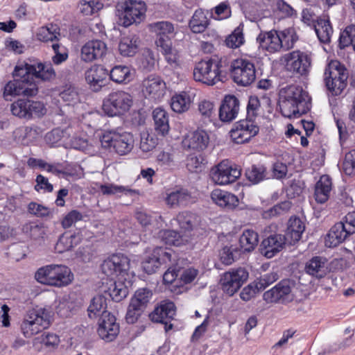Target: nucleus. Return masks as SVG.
I'll list each match as a JSON object with an SVG mask.
<instances>
[{
	"label": "nucleus",
	"mask_w": 355,
	"mask_h": 355,
	"mask_svg": "<svg viewBox=\"0 0 355 355\" xmlns=\"http://www.w3.org/2000/svg\"><path fill=\"white\" fill-rule=\"evenodd\" d=\"M209 24L207 15L202 9L196 10L189 21V26L194 33L204 32Z\"/></svg>",
	"instance_id": "a19ab883"
},
{
	"label": "nucleus",
	"mask_w": 355,
	"mask_h": 355,
	"mask_svg": "<svg viewBox=\"0 0 355 355\" xmlns=\"http://www.w3.org/2000/svg\"><path fill=\"white\" fill-rule=\"evenodd\" d=\"M248 276L247 270L241 267L225 272L220 279L223 291L230 296L233 295L247 281Z\"/></svg>",
	"instance_id": "ddd939ff"
},
{
	"label": "nucleus",
	"mask_w": 355,
	"mask_h": 355,
	"mask_svg": "<svg viewBox=\"0 0 355 355\" xmlns=\"http://www.w3.org/2000/svg\"><path fill=\"white\" fill-rule=\"evenodd\" d=\"M73 279V275L69 267L62 265L46 266V284L62 287L71 284Z\"/></svg>",
	"instance_id": "dca6fc26"
},
{
	"label": "nucleus",
	"mask_w": 355,
	"mask_h": 355,
	"mask_svg": "<svg viewBox=\"0 0 355 355\" xmlns=\"http://www.w3.org/2000/svg\"><path fill=\"white\" fill-rule=\"evenodd\" d=\"M78 7L83 15L91 16L101 10L103 4L99 0H80Z\"/></svg>",
	"instance_id": "3c124183"
},
{
	"label": "nucleus",
	"mask_w": 355,
	"mask_h": 355,
	"mask_svg": "<svg viewBox=\"0 0 355 355\" xmlns=\"http://www.w3.org/2000/svg\"><path fill=\"white\" fill-rule=\"evenodd\" d=\"M162 240L170 245L180 246L184 243L186 240L180 233L173 230H163L159 232Z\"/></svg>",
	"instance_id": "09e8293b"
},
{
	"label": "nucleus",
	"mask_w": 355,
	"mask_h": 355,
	"mask_svg": "<svg viewBox=\"0 0 355 355\" xmlns=\"http://www.w3.org/2000/svg\"><path fill=\"white\" fill-rule=\"evenodd\" d=\"M245 175L252 184H259L267 178V168L264 164L260 163L252 164L245 169Z\"/></svg>",
	"instance_id": "58836bf2"
},
{
	"label": "nucleus",
	"mask_w": 355,
	"mask_h": 355,
	"mask_svg": "<svg viewBox=\"0 0 355 355\" xmlns=\"http://www.w3.org/2000/svg\"><path fill=\"white\" fill-rule=\"evenodd\" d=\"M35 320L41 322H44V319L37 311H30L27 318L24 320L21 325V332L25 337L30 338L33 336V329H31L32 327L39 324L38 322H35Z\"/></svg>",
	"instance_id": "a18cd8bd"
},
{
	"label": "nucleus",
	"mask_w": 355,
	"mask_h": 355,
	"mask_svg": "<svg viewBox=\"0 0 355 355\" xmlns=\"http://www.w3.org/2000/svg\"><path fill=\"white\" fill-rule=\"evenodd\" d=\"M110 78L114 83L126 84L132 80V73L128 67L116 65L109 72Z\"/></svg>",
	"instance_id": "c03bdc74"
},
{
	"label": "nucleus",
	"mask_w": 355,
	"mask_h": 355,
	"mask_svg": "<svg viewBox=\"0 0 355 355\" xmlns=\"http://www.w3.org/2000/svg\"><path fill=\"white\" fill-rule=\"evenodd\" d=\"M152 295L153 293L150 290L146 288H139L132 297L131 302L144 309L151 299Z\"/></svg>",
	"instance_id": "4d7b16f0"
},
{
	"label": "nucleus",
	"mask_w": 355,
	"mask_h": 355,
	"mask_svg": "<svg viewBox=\"0 0 355 355\" xmlns=\"http://www.w3.org/2000/svg\"><path fill=\"white\" fill-rule=\"evenodd\" d=\"M130 268V259L123 254H114L101 264L102 272L112 278L119 276L123 277Z\"/></svg>",
	"instance_id": "2eb2a0df"
},
{
	"label": "nucleus",
	"mask_w": 355,
	"mask_h": 355,
	"mask_svg": "<svg viewBox=\"0 0 355 355\" xmlns=\"http://www.w3.org/2000/svg\"><path fill=\"white\" fill-rule=\"evenodd\" d=\"M352 235L348 232L345 225L340 221L333 225L329 230L325 239V244L329 248H334L342 243Z\"/></svg>",
	"instance_id": "7c9ffc66"
},
{
	"label": "nucleus",
	"mask_w": 355,
	"mask_h": 355,
	"mask_svg": "<svg viewBox=\"0 0 355 355\" xmlns=\"http://www.w3.org/2000/svg\"><path fill=\"white\" fill-rule=\"evenodd\" d=\"M158 50L164 56L167 63L173 67L180 66V55L178 50L173 47V43L165 44L162 46L157 47Z\"/></svg>",
	"instance_id": "8fccbe9b"
},
{
	"label": "nucleus",
	"mask_w": 355,
	"mask_h": 355,
	"mask_svg": "<svg viewBox=\"0 0 355 355\" xmlns=\"http://www.w3.org/2000/svg\"><path fill=\"white\" fill-rule=\"evenodd\" d=\"M63 101L66 102L67 105H71L78 101V94L74 87L71 85L67 86L59 94Z\"/></svg>",
	"instance_id": "338daca9"
},
{
	"label": "nucleus",
	"mask_w": 355,
	"mask_h": 355,
	"mask_svg": "<svg viewBox=\"0 0 355 355\" xmlns=\"http://www.w3.org/2000/svg\"><path fill=\"white\" fill-rule=\"evenodd\" d=\"M156 33L155 44L157 47L172 43L174 36V26L169 21H158L151 25Z\"/></svg>",
	"instance_id": "a878e982"
},
{
	"label": "nucleus",
	"mask_w": 355,
	"mask_h": 355,
	"mask_svg": "<svg viewBox=\"0 0 355 355\" xmlns=\"http://www.w3.org/2000/svg\"><path fill=\"white\" fill-rule=\"evenodd\" d=\"M235 253H239V250L236 247L233 245L230 247L225 246L220 253V261L225 265L232 264L235 260Z\"/></svg>",
	"instance_id": "774afa93"
},
{
	"label": "nucleus",
	"mask_w": 355,
	"mask_h": 355,
	"mask_svg": "<svg viewBox=\"0 0 355 355\" xmlns=\"http://www.w3.org/2000/svg\"><path fill=\"white\" fill-rule=\"evenodd\" d=\"M123 25L128 27L134 23H139L145 17L146 5L141 0H124L116 6Z\"/></svg>",
	"instance_id": "0eeeda50"
},
{
	"label": "nucleus",
	"mask_w": 355,
	"mask_h": 355,
	"mask_svg": "<svg viewBox=\"0 0 355 355\" xmlns=\"http://www.w3.org/2000/svg\"><path fill=\"white\" fill-rule=\"evenodd\" d=\"M355 33V26L354 24L347 26L340 33L338 38V47L344 49L345 47L352 46L354 43V35Z\"/></svg>",
	"instance_id": "5fc2aeb1"
},
{
	"label": "nucleus",
	"mask_w": 355,
	"mask_h": 355,
	"mask_svg": "<svg viewBox=\"0 0 355 355\" xmlns=\"http://www.w3.org/2000/svg\"><path fill=\"white\" fill-rule=\"evenodd\" d=\"M279 107L282 115L287 118H299L309 110L308 93L302 87L290 85L279 91Z\"/></svg>",
	"instance_id": "f03ea898"
},
{
	"label": "nucleus",
	"mask_w": 355,
	"mask_h": 355,
	"mask_svg": "<svg viewBox=\"0 0 355 355\" xmlns=\"http://www.w3.org/2000/svg\"><path fill=\"white\" fill-rule=\"evenodd\" d=\"M239 110V99L234 95H227L218 110L219 119L223 122H230L237 116Z\"/></svg>",
	"instance_id": "393cba45"
},
{
	"label": "nucleus",
	"mask_w": 355,
	"mask_h": 355,
	"mask_svg": "<svg viewBox=\"0 0 355 355\" xmlns=\"http://www.w3.org/2000/svg\"><path fill=\"white\" fill-rule=\"evenodd\" d=\"M106 298L101 295H96L93 297L87 309L88 316L91 319L96 318L98 316L103 318V315H105V313H110L106 311Z\"/></svg>",
	"instance_id": "ea45409f"
},
{
	"label": "nucleus",
	"mask_w": 355,
	"mask_h": 355,
	"mask_svg": "<svg viewBox=\"0 0 355 355\" xmlns=\"http://www.w3.org/2000/svg\"><path fill=\"white\" fill-rule=\"evenodd\" d=\"M191 104L189 95L182 92L180 94H176L171 98V109L177 113H182L189 110Z\"/></svg>",
	"instance_id": "49530a36"
},
{
	"label": "nucleus",
	"mask_w": 355,
	"mask_h": 355,
	"mask_svg": "<svg viewBox=\"0 0 355 355\" xmlns=\"http://www.w3.org/2000/svg\"><path fill=\"white\" fill-rule=\"evenodd\" d=\"M343 171L347 175L355 174V149L346 153L343 162Z\"/></svg>",
	"instance_id": "69168bd1"
},
{
	"label": "nucleus",
	"mask_w": 355,
	"mask_h": 355,
	"mask_svg": "<svg viewBox=\"0 0 355 355\" xmlns=\"http://www.w3.org/2000/svg\"><path fill=\"white\" fill-rule=\"evenodd\" d=\"M192 202L191 192L182 187L168 190L165 198V202L170 208L186 207Z\"/></svg>",
	"instance_id": "4be33fe9"
},
{
	"label": "nucleus",
	"mask_w": 355,
	"mask_h": 355,
	"mask_svg": "<svg viewBox=\"0 0 355 355\" xmlns=\"http://www.w3.org/2000/svg\"><path fill=\"white\" fill-rule=\"evenodd\" d=\"M304 270L316 279L324 278L329 273L327 258L320 256L313 257L306 263Z\"/></svg>",
	"instance_id": "c85d7f7f"
},
{
	"label": "nucleus",
	"mask_w": 355,
	"mask_h": 355,
	"mask_svg": "<svg viewBox=\"0 0 355 355\" xmlns=\"http://www.w3.org/2000/svg\"><path fill=\"white\" fill-rule=\"evenodd\" d=\"M286 241L287 238L285 235L270 234L261 242V253L267 258H272L284 248Z\"/></svg>",
	"instance_id": "412c9836"
},
{
	"label": "nucleus",
	"mask_w": 355,
	"mask_h": 355,
	"mask_svg": "<svg viewBox=\"0 0 355 355\" xmlns=\"http://www.w3.org/2000/svg\"><path fill=\"white\" fill-rule=\"evenodd\" d=\"M107 52V46L101 40L87 42L81 49V58L85 62H92L103 58Z\"/></svg>",
	"instance_id": "5701e85b"
},
{
	"label": "nucleus",
	"mask_w": 355,
	"mask_h": 355,
	"mask_svg": "<svg viewBox=\"0 0 355 355\" xmlns=\"http://www.w3.org/2000/svg\"><path fill=\"white\" fill-rule=\"evenodd\" d=\"M139 38L134 36L123 37L119 44V51L123 56L132 57L138 51Z\"/></svg>",
	"instance_id": "37998d69"
},
{
	"label": "nucleus",
	"mask_w": 355,
	"mask_h": 355,
	"mask_svg": "<svg viewBox=\"0 0 355 355\" xmlns=\"http://www.w3.org/2000/svg\"><path fill=\"white\" fill-rule=\"evenodd\" d=\"M101 146L104 148L113 150L119 155H125L133 148L134 139L132 134L123 132H108L101 138Z\"/></svg>",
	"instance_id": "6e6552de"
},
{
	"label": "nucleus",
	"mask_w": 355,
	"mask_h": 355,
	"mask_svg": "<svg viewBox=\"0 0 355 355\" xmlns=\"http://www.w3.org/2000/svg\"><path fill=\"white\" fill-rule=\"evenodd\" d=\"M279 36L282 43V50L288 51L294 46L295 43L297 41L298 37L294 28H289L284 31H279Z\"/></svg>",
	"instance_id": "864d4df0"
},
{
	"label": "nucleus",
	"mask_w": 355,
	"mask_h": 355,
	"mask_svg": "<svg viewBox=\"0 0 355 355\" xmlns=\"http://www.w3.org/2000/svg\"><path fill=\"white\" fill-rule=\"evenodd\" d=\"M287 69L299 76L306 75L311 67V58L309 54L300 50L293 51L286 59Z\"/></svg>",
	"instance_id": "f3484780"
},
{
	"label": "nucleus",
	"mask_w": 355,
	"mask_h": 355,
	"mask_svg": "<svg viewBox=\"0 0 355 355\" xmlns=\"http://www.w3.org/2000/svg\"><path fill=\"white\" fill-rule=\"evenodd\" d=\"M223 60L217 57L202 59L193 69V78L207 85H214L223 80Z\"/></svg>",
	"instance_id": "20e7f679"
},
{
	"label": "nucleus",
	"mask_w": 355,
	"mask_h": 355,
	"mask_svg": "<svg viewBox=\"0 0 355 355\" xmlns=\"http://www.w3.org/2000/svg\"><path fill=\"white\" fill-rule=\"evenodd\" d=\"M225 42L227 46L232 49H236L243 45L245 42L243 25L240 24L238 26L232 33L226 37Z\"/></svg>",
	"instance_id": "603ef678"
},
{
	"label": "nucleus",
	"mask_w": 355,
	"mask_h": 355,
	"mask_svg": "<svg viewBox=\"0 0 355 355\" xmlns=\"http://www.w3.org/2000/svg\"><path fill=\"white\" fill-rule=\"evenodd\" d=\"M314 29L321 42L327 44L330 42L334 31L329 19H318Z\"/></svg>",
	"instance_id": "79ce46f5"
},
{
	"label": "nucleus",
	"mask_w": 355,
	"mask_h": 355,
	"mask_svg": "<svg viewBox=\"0 0 355 355\" xmlns=\"http://www.w3.org/2000/svg\"><path fill=\"white\" fill-rule=\"evenodd\" d=\"M214 18L217 20L228 19L232 15L230 4L228 1H223L214 8Z\"/></svg>",
	"instance_id": "0e129e2a"
},
{
	"label": "nucleus",
	"mask_w": 355,
	"mask_h": 355,
	"mask_svg": "<svg viewBox=\"0 0 355 355\" xmlns=\"http://www.w3.org/2000/svg\"><path fill=\"white\" fill-rule=\"evenodd\" d=\"M230 71L233 81L238 85L247 87L256 80V67L251 59L239 58L233 60L230 64Z\"/></svg>",
	"instance_id": "423d86ee"
},
{
	"label": "nucleus",
	"mask_w": 355,
	"mask_h": 355,
	"mask_svg": "<svg viewBox=\"0 0 355 355\" xmlns=\"http://www.w3.org/2000/svg\"><path fill=\"white\" fill-rule=\"evenodd\" d=\"M133 105V97L123 90L110 92L103 100L102 110L108 116L124 115Z\"/></svg>",
	"instance_id": "39448f33"
},
{
	"label": "nucleus",
	"mask_w": 355,
	"mask_h": 355,
	"mask_svg": "<svg viewBox=\"0 0 355 355\" xmlns=\"http://www.w3.org/2000/svg\"><path fill=\"white\" fill-rule=\"evenodd\" d=\"M205 159L201 155H190L187 158V168L191 173L202 171Z\"/></svg>",
	"instance_id": "052dcab7"
},
{
	"label": "nucleus",
	"mask_w": 355,
	"mask_h": 355,
	"mask_svg": "<svg viewBox=\"0 0 355 355\" xmlns=\"http://www.w3.org/2000/svg\"><path fill=\"white\" fill-rule=\"evenodd\" d=\"M259 131V127L255 121L245 118L237 121L230 133L234 143L241 144L248 142Z\"/></svg>",
	"instance_id": "4468645a"
},
{
	"label": "nucleus",
	"mask_w": 355,
	"mask_h": 355,
	"mask_svg": "<svg viewBox=\"0 0 355 355\" xmlns=\"http://www.w3.org/2000/svg\"><path fill=\"white\" fill-rule=\"evenodd\" d=\"M101 320L97 329L99 337L108 343L114 340L120 331L116 318L111 313H105Z\"/></svg>",
	"instance_id": "a211bd4d"
},
{
	"label": "nucleus",
	"mask_w": 355,
	"mask_h": 355,
	"mask_svg": "<svg viewBox=\"0 0 355 355\" xmlns=\"http://www.w3.org/2000/svg\"><path fill=\"white\" fill-rule=\"evenodd\" d=\"M241 175V171L236 164H230L223 160L210 171L211 180L219 185L234 182Z\"/></svg>",
	"instance_id": "9d476101"
},
{
	"label": "nucleus",
	"mask_w": 355,
	"mask_h": 355,
	"mask_svg": "<svg viewBox=\"0 0 355 355\" xmlns=\"http://www.w3.org/2000/svg\"><path fill=\"white\" fill-rule=\"evenodd\" d=\"M175 252L167 248L156 247L142 263L144 271L148 274H153L161 268H166L175 261Z\"/></svg>",
	"instance_id": "1a4fd4ad"
},
{
	"label": "nucleus",
	"mask_w": 355,
	"mask_h": 355,
	"mask_svg": "<svg viewBox=\"0 0 355 355\" xmlns=\"http://www.w3.org/2000/svg\"><path fill=\"white\" fill-rule=\"evenodd\" d=\"M260 110L261 103L258 97L255 96H250L246 107V118L255 121V119L259 114Z\"/></svg>",
	"instance_id": "680f3d73"
},
{
	"label": "nucleus",
	"mask_w": 355,
	"mask_h": 355,
	"mask_svg": "<svg viewBox=\"0 0 355 355\" xmlns=\"http://www.w3.org/2000/svg\"><path fill=\"white\" fill-rule=\"evenodd\" d=\"M260 46L270 53L279 52L282 50V43L279 36V31L271 30L261 31L257 37Z\"/></svg>",
	"instance_id": "bb28decb"
},
{
	"label": "nucleus",
	"mask_w": 355,
	"mask_h": 355,
	"mask_svg": "<svg viewBox=\"0 0 355 355\" xmlns=\"http://www.w3.org/2000/svg\"><path fill=\"white\" fill-rule=\"evenodd\" d=\"M198 275V270L193 267L181 268L178 267V276L182 284H190L194 281Z\"/></svg>",
	"instance_id": "e2e57ef3"
},
{
	"label": "nucleus",
	"mask_w": 355,
	"mask_h": 355,
	"mask_svg": "<svg viewBox=\"0 0 355 355\" xmlns=\"http://www.w3.org/2000/svg\"><path fill=\"white\" fill-rule=\"evenodd\" d=\"M304 230L305 225L300 218L296 216L291 217L285 234L287 241L290 244H295L300 240Z\"/></svg>",
	"instance_id": "72a5a7b5"
},
{
	"label": "nucleus",
	"mask_w": 355,
	"mask_h": 355,
	"mask_svg": "<svg viewBox=\"0 0 355 355\" xmlns=\"http://www.w3.org/2000/svg\"><path fill=\"white\" fill-rule=\"evenodd\" d=\"M198 115L200 121L207 125L216 120L217 108L215 103L209 100H202L198 105Z\"/></svg>",
	"instance_id": "2f4dec72"
},
{
	"label": "nucleus",
	"mask_w": 355,
	"mask_h": 355,
	"mask_svg": "<svg viewBox=\"0 0 355 355\" xmlns=\"http://www.w3.org/2000/svg\"><path fill=\"white\" fill-rule=\"evenodd\" d=\"M99 189L103 195H114L119 193H124L126 195L137 193L135 190L112 184H101Z\"/></svg>",
	"instance_id": "13d9d810"
},
{
	"label": "nucleus",
	"mask_w": 355,
	"mask_h": 355,
	"mask_svg": "<svg viewBox=\"0 0 355 355\" xmlns=\"http://www.w3.org/2000/svg\"><path fill=\"white\" fill-rule=\"evenodd\" d=\"M81 241V236L79 234L64 232L58 239L55 245V250L58 253H63L71 250Z\"/></svg>",
	"instance_id": "f704fd0d"
},
{
	"label": "nucleus",
	"mask_w": 355,
	"mask_h": 355,
	"mask_svg": "<svg viewBox=\"0 0 355 355\" xmlns=\"http://www.w3.org/2000/svg\"><path fill=\"white\" fill-rule=\"evenodd\" d=\"M60 31L58 24L46 25V48L53 51L55 55L52 57V62L54 64H60L68 58L67 49L59 42Z\"/></svg>",
	"instance_id": "9b49d317"
},
{
	"label": "nucleus",
	"mask_w": 355,
	"mask_h": 355,
	"mask_svg": "<svg viewBox=\"0 0 355 355\" xmlns=\"http://www.w3.org/2000/svg\"><path fill=\"white\" fill-rule=\"evenodd\" d=\"M331 180L327 175H322L315 184L314 197L317 202L323 204L326 202L331 190Z\"/></svg>",
	"instance_id": "c9c22d12"
},
{
	"label": "nucleus",
	"mask_w": 355,
	"mask_h": 355,
	"mask_svg": "<svg viewBox=\"0 0 355 355\" xmlns=\"http://www.w3.org/2000/svg\"><path fill=\"white\" fill-rule=\"evenodd\" d=\"M153 119L157 135L160 136L166 135L170 129L168 112L162 107H157L153 112Z\"/></svg>",
	"instance_id": "473e14b6"
},
{
	"label": "nucleus",
	"mask_w": 355,
	"mask_h": 355,
	"mask_svg": "<svg viewBox=\"0 0 355 355\" xmlns=\"http://www.w3.org/2000/svg\"><path fill=\"white\" fill-rule=\"evenodd\" d=\"M175 313V304L170 300H163L149 314V318L153 322L164 324V331L168 333L173 329L171 321L174 319Z\"/></svg>",
	"instance_id": "f8f14e48"
},
{
	"label": "nucleus",
	"mask_w": 355,
	"mask_h": 355,
	"mask_svg": "<svg viewBox=\"0 0 355 355\" xmlns=\"http://www.w3.org/2000/svg\"><path fill=\"white\" fill-rule=\"evenodd\" d=\"M291 292V288L286 281H281L272 288L263 293V298L268 303H284Z\"/></svg>",
	"instance_id": "cd10ccee"
},
{
	"label": "nucleus",
	"mask_w": 355,
	"mask_h": 355,
	"mask_svg": "<svg viewBox=\"0 0 355 355\" xmlns=\"http://www.w3.org/2000/svg\"><path fill=\"white\" fill-rule=\"evenodd\" d=\"M259 241L258 233L252 229H245L239 237V245L243 252H252Z\"/></svg>",
	"instance_id": "4c0bfd02"
},
{
	"label": "nucleus",
	"mask_w": 355,
	"mask_h": 355,
	"mask_svg": "<svg viewBox=\"0 0 355 355\" xmlns=\"http://www.w3.org/2000/svg\"><path fill=\"white\" fill-rule=\"evenodd\" d=\"M28 101L25 99H19L11 105V112L13 115L19 118L28 119Z\"/></svg>",
	"instance_id": "bf43d9fd"
},
{
	"label": "nucleus",
	"mask_w": 355,
	"mask_h": 355,
	"mask_svg": "<svg viewBox=\"0 0 355 355\" xmlns=\"http://www.w3.org/2000/svg\"><path fill=\"white\" fill-rule=\"evenodd\" d=\"M174 220L183 232H191L198 223L197 214L189 211L179 212Z\"/></svg>",
	"instance_id": "e433bc0d"
},
{
	"label": "nucleus",
	"mask_w": 355,
	"mask_h": 355,
	"mask_svg": "<svg viewBox=\"0 0 355 355\" xmlns=\"http://www.w3.org/2000/svg\"><path fill=\"white\" fill-rule=\"evenodd\" d=\"M87 83L95 91H98L107 83L109 71L101 64H94L85 71Z\"/></svg>",
	"instance_id": "6ab92c4d"
},
{
	"label": "nucleus",
	"mask_w": 355,
	"mask_h": 355,
	"mask_svg": "<svg viewBox=\"0 0 355 355\" xmlns=\"http://www.w3.org/2000/svg\"><path fill=\"white\" fill-rule=\"evenodd\" d=\"M291 207V202L288 200L281 202L262 213L264 219H270L272 217L287 212Z\"/></svg>",
	"instance_id": "6e6d98bb"
},
{
	"label": "nucleus",
	"mask_w": 355,
	"mask_h": 355,
	"mask_svg": "<svg viewBox=\"0 0 355 355\" xmlns=\"http://www.w3.org/2000/svg\"><path fill=\"white\" fill-rule=\"evenodd\" d=\"M144 92L148 98L154 101L160 100L166 93V83L159 76H149L144 81Z\"/></svg>",
	"instance_id": "b1692460"
},
{
	"label": "nucleus",
	"mask_w": 355,
	"mask_h": 355,
	"mask_svg": "<svg viewBox=\"0 0 355 355\" xmlns=\"http://www.w3.org/2000/svg\"><path fill=\"white\" fill-rule=\"evenodd\" d=\"M211 198L215 204L227 209H234L239 203V200L236 195L220 189L212 191Z\"/></svg>",
	"instance_id": "c756f323"
},
{
	"label": "nucleus",
	"mask_w": 355,
	"mask_h": 355,
	"mask_svg": "<svg viewBox=\"0 0 355 355\" xmlns=\"http://www.w3.org/2000/svg\"><path fill=\"white\" fill-rule=\"evenodd\" d=\"M209 143V136L208 133L199 128L187 135L182 141L184 148L196 151L204 150L208 146Z\"/></svg>",
	"instance_id": "aec40b11"
},
{
	"label": "nucleus",
	"mask_w": 355,
	"mask_h": 355,
	"mask_svg": "<svg viewBox=\"0 0 355 355\" xmlns=\"http://www.w3.org/2000/svg\"><path fill=\"white\" fill-rule=\"evenodd\" d=\"M114 302H121L128 294V288L121 281L113 282L105 291Z\"/></svg>",
	"instance_id": "de8ad7c7"
},
{
	"label": "nucleus",
	"mask_w": 355,
	"mask_h": 355,
	"mask_svg": "<svg viewBox=\"0 0 355 355\" xmlns=\"http://www.w3.org/2000/svg\"><path fill=\"white\" fill-rule=\"evenodd\" d=\"M349 72L345 65L337 60H332L325 67L323 80L333 96H339L347 85Z\"/></svg>",
	"instance_id": "7ed1b4c3"
},
{
	"label": "nucleus",
	"mask_w": 355,
	"mask_h": 355,
	"mask_svg": "<svg viewBox=\"0 0 355 355\" xmlns=\"http://www.w3.org/2000/svg\"><path fill=\"white\" fill-rule=\"evenodd\" d=\"M44 64L38 62L31 64L24 62L17 64L13 71V80L9 81L4 87L3 96L6 101H11L9 96H33L37 94L39 82L44 80L42 73Z\"/></svg>",
	"instance_id": "f257e3e1"
}]
</instances>
